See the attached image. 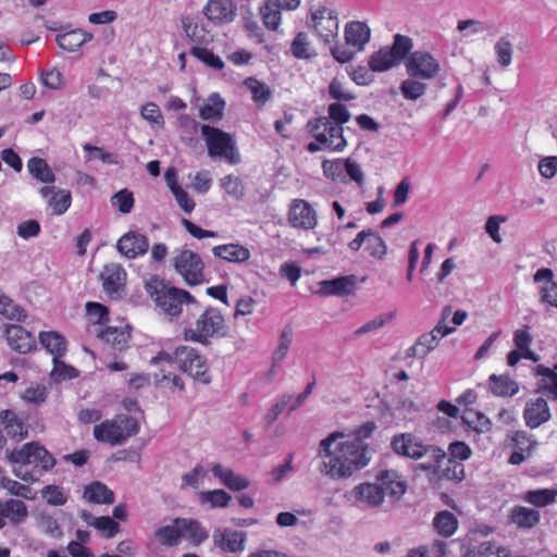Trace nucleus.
<instances>
[{
    "mask_svg": "<svg viewBox=\"0 0 557 557\" xmlns=\"http://www.w3.org/2000/svg\"><path fill=\"white\" fill-rule=\"evenodd\" d=\"M346 159L324 160L322 170L325 177L332 181L343 180L345 177Z\"/></svg>",
    "mask_w": 557,
    "mask_h": 557,
    "instance_id": "nucleus-58",
    "label": "nucleus"
},
{
    "mask_svg": "<svg viewBox=\"0 0 557 557\" xmlns=\"http://www.w3.org/2000/svg\"><path fill=\"white\" fill-rule=\"evenodd\" d=\"M362 245L370 256L375 258H383L386 255V245L382 237L372 230H363L348 244L352 251H358Z\"/></svg>",
    "mask_w": 557,
    "mask_h": 557,
    "instance_id": "nucleus-17",
    "label": "nucleus"
},
{
    "mask_svg": "<svg viewBox=\"0 0 557 557\" xmlns=\"http://www.w3.org/2000/svg\"><path fill=\"white\" fill-rule=\"evenodd\" d=\"M201 503H209L212 508H225L230 505L232 497L224 490H213L200 493Z\"/></svg>",
    "mask_w": 557,
    "mask_h": 557,
    "instance_id": "nucleus-55",
    "label": "nucleus"
},
{
    "mask_svg": "<svg viewBox=\"0 0 557 557\" xmlns=\"http://www.w3.org/2000/svg\"><path fill=\"white\" fill-rule=\"evenodd\" d=\"M213 543L223 552L237 553L244 549L246 533L231 529H218L213 532Z\"/></svg>",
    "mask_w": 557,
    "mask_h": 557,
    "instance_id": "nucleus-22",
    "label": "nucleus"
},
{
    "mask_svg": "<svg viewBox=\"0 0 557 557\" xmlns=\"http://www.w3.org/2000/svg\"><path fill=\"white\" fill-rule=\"evenodd\" d=\"M535 373L543 376L544 384L537 388L539 393H546L548 397L557 399V372L542 364L535 368Z\"/></svg>",
    "mask_w": 557,
    "mask_h": 557,
    "instance_id": "nucleus-49",
    "label": "nucleus"
},
{
    "mask_svg": "<svg viewBox=\"0 0 557 557\" xmlns=\"http://www.w3.org/2000/svg\"><path fill=\"white\" fill-rule=\"evenodd\" d=\"M41 496L51 506H62L67 500L64 488L59 485L45 486L41 490Z\"/></svg>",
    "mask_w": 557,
    "mask_h": 557,
    "instance_id": "nucleus-60",
    "label": "nucleus"
},
{
    "mask_svg": "<svg viewBox=\"0 0 557 557\" xmlns=\"http://www.w3.org/2000/svg\"><path fill=\"white\" fill-rule=\"evenodd\" d=\"M350 112L348 108L341 102L330 103L327 107V115L324 119H330L337 126L344 127L350 120Z\"/></svg>",
    "mask_w": 557,
    "mask_h": 557,
    "instance_id": "nucleus-57",
    "label": "nucleus"
},
{
    "mask_svg": "<svg viewBox=\"0 0 557 557\" xmlns=\"http://www.w3.org/2000/svg\"><path fill=\"white\" fill-rule=\"evenodd\" d=\"M145 287L157 308L171 318L178 317L184 305L196 304L195 297L189 292L173 286L158 275H152Z\"/></svg>",
    "mask_w": 557,
    "mask_h": 557,
    "instance_id": "nucleus-4",
    "label": "nucleus"
},
{
    "mask_svg": "<svg viewBox=\"0 0 557 557\" xmlns=\"http://www.w3.org/2000/svg\"><path fill=\"white\" fill-rule=\"evenodd\" d=\"M471 448L468 444L461 441H455L448 446V459H454V461L461 462L468 460L471 457Z\"/></svg>",
    "mask_w": 557,
    "mask_h": 557,
    "instance_id": "nucleus-63",
    "label": "nucleus"
},
{
    "mask_svg": "<svg viewBox=\"0 0 557 557\" xmlns=\"http://www.w3.org/2000/svg\"><path fill=\"white\" fill-rule=\"evenodd\" d=\"M225 329V319L222 313L218 309L209 307L196 320L194 327L184 330V338L208 345L211 338L224 336Z\"/></svg>",
    "mask_w": 557,
    "mask_h": 557,
    "instance_id": "nucleus-8",
    "label": "nucleus"
},
{
    "mask_svg": "<svg viewBox=\"0 0 557 557\" xmlns=\"http://www.w3.org/2000/svg\"><path fill=\"white\" fill-rule=\"evenodd\" d=\"M281 9L275 7L271 0H267L260 8V14L264 26L276 30L281 23Z\"/></svg>",
    "mask_w": 557,
    "mask_h": 557,
    "instance_id": "nucleus-51",
    "label": "nucleus"
},
{
    "mask_svg": "<svg viewBox=\"0 0 557 557\" xmlns=\"http://www.w3.org/2000/svg\"><path fill=\"white\" fill-rule=\"evenodd\" d=\"M5 339L10 348L18 354H28L36 348L33 334L17 324L5 327Z\"/></svg>",
    "mask_w": 557,
    "mask_h": 557,
    "instance_id": "nucleus-19",
    "label": "nucleus"
},
{
    "mask_svg": "<svg viewBox=\"0 0 557 557\" xmlns=\"http://www.w3.org/2000/svg\"><path fill=\"white\" fill-rule=\"evenodd\" d=\"M391 446L397 455L412 459L418 458V442L412 434L401 433L395 435Z\"/></svg>",
    "mask_w": 557,
    "mask_h": 557,
    "instance_id": "nucleus-40",
    "label": "nucleus"
},
{
    "mask_svg": "<svg viewBox=\"0 0 557 557\" xmlns=\"http://www.w3.org/2000/svg\"><path fill=\"white\" fill-rule=\"evenodd\" d=\"M39 194L48 198V206L57 215L65 213L72 203L71 191L66 189L55 190L54 186H44L39 189Z\"/></svg>",
    "mask_w": 557,
    "mask_h": 557,
    "instance_id": "nucleus-23",
    "label": "nucleus"
},
{
    "mask_svg": "<svg viewBox=\"0 0 557 557\" xmlns=\"http://www.w3.org/2000/svg\"><path fill=\"white\" fill-rule=\"evenodd\" d=\"M165 177L168 185L172 194L174 195L178 206L185 213H191L193 210L195 209L196 203L194 199L188 195V193L177 184L175 180L174 169H168L165 172Z\"/></svg>",
    "mask_w": 557,
    "mask_h": 557,
    "instance_id": "nucleus-37",
    "label": "nucleus"
},
{
    "mask_svg": "<svg viewBox=\"0 0 557 557\" xmlns=\"http://www.w3.org/2000/svg\"><path fill=\"white\" fill-rule=\"evenodd\" d=\"M465 557H510V552L505 546L486 541L470 549Z\"/></svg>",
    "mask_w": 557,
    "mask_h": 557,
    "instance_id": "nucleus-46",
    "label": "nucleus"
},
{
    "mask_svg": "<svg viewBox=\"0 0 557 557\" xmlns=\"http://www.w3.org/2000/svg\"><path fill=\"white\" fill-rule=\"evenodd\" d=\"M534 283H543L539 287L542 302L557 308V282L554 280V272L549 268H541L533 275Z\"/></svg>",
    "mask_w": 557,
    "mask_h": 557,
    "instance_id": "nucleus-20",
    "label": "nucleus"
},
{
    "mask_svg": "<svg viewBox=\"0 0 557 557\" xmlns=\"http://www.w3.org/2000/svg\"><path fill=\"white\" fill-rule=\"evenodd\" d=\"M407 72L411 79L403 82L400 91L406 99H418V58L417 52L412 53L407 62Z\"/></svg>",
    "mask_w": 557,
    "mask_h": 557,
    "instance_id": "nucleus-42",
    "label": "nucleus"
},
{
    "mask_svg": "<svg viewBox=\"0 0 557 557\" xmlns=\"http://www.w3.org/2000/svg\"><path fill=\"white\" fill-rule=\"evenodd\" d=\"M440 71V64L428 52H420V78H433Z\"/></svg>",
    "mask_w": 557,
    "mask_h": 557,
    "instance_id": "nucleus-62",
    "label": "nucleus"
},
{
    "mask_svg": "<svg viewBox=\"0 0 557 557\" xmlns=\"http://www.w3.org/2000/svg\"><path fill=\"white\" fill-rule=\"evenodd\" d=\"M312 27L324 42L333 41L339 30L337 13L326 7H320L312 13Z\"/></svg>",
    "mask_w": 557,
    "mask_h": 557,
    "instance_id": "nucleus-13",
    "label": "nucleus"
},
{
    "mask_svg": "<svg viewBox=\"0 0 557 557\" xmlns=\"http://www.w3.org/2000/svg\"><path fill=\"white\" fill-rule=\"evenodd\" d=\"M79 517L84 522L95 528L107 539H111L119 533V523L109 516L95 517L91 512L83 510Z\"/></svg>",
    "mask_w": 557,
    "mask_h": 557,
    "instance_id": "nucleus-27",
    "label": "nucleus"
},
{
    "mask_svg": "<svg viewBox=\"0 0 557 557\" xmlns=\"http://www.w3.org/2000/svg\"><path fill=\"white\" fill-rule=\"evenodd\" d=\"M2 519H9L10 522L17 524L24 521L28 516L27 506L20 499L1 500Z\"/></svg>",
    "mask_w": 557,
    "mask_h": 557,
    "instance_id": "nucleus-41",
    "label": "nucleus"
},
{
    "mask_svg": "<svg viewBox=\"0 0 557 557\" xmlns=\"http://www.w3.org/2000/svg\"><path fill=\"white\" fill-rule=\"evenodd\" d=\"M306 131L314 139L307 145V151L310 153L319 151L342 152L348 145L344 136V127L337 126L324 116L309 120L306 124Z\"/></svg>",
    "mask_w": 557,
    "mask_h": 557,
    "instance_id": "nucleus-5",
    "label": "nucleus"
},
{
    "mask_svg": "<svg viewBox=\"0 0 557 557\" xmlns=\"http://www.w3.org/2000/svg\"><path fill=\"white\" fill-rule=\"evenodd\" d=\"M189 52L193 57L197 58L198 60L203 62L206 65H208L209 67H212L214 70L221 71L225 66L223 60L207 48L195 46L190 49Z\"/></svg>",
    "mask_w": 557,
    "mask_h": 557,
    "instance_id": "nucleus-53",
    "label": "nucleus"
},
{
    "mask_svg": "<svg viewBox=\"0 0 557 557\" xmlns=\"http://www.w3.org/2000/svg\"><path fill=\"white\" fill-rule=\"evenodd\" d=\"M97 336L114 350L123 351L128 347L131 331L128 327L107 326L99 330Z\"/></svg>",
    "mask_w": 557,
    "mask_h": 557,
    "instance_id": "nucleus-26",
    "label": "nucleus"
},
{
    "mask_svg": "<svg viewBox=\"0 0 557 557\" xmlns=\"http://www.w3.org/2000/svg\"><path fill=\"white\" fill-rule=\"evenodd\" d=\"M221 186L233 199L239 201L245 197V186L240 177L228 174L221 178Z\"/></svg>",
    "mask_w": 557,
    "mask_h": 557,
    "instance_id": "nucleus-52",
    "label": "nucleus"
},
{
    "mask_svg": "<svg viewBox=\"0 0 557 557\" xmlns=\"http://www.w3.org/2000/svg\"><path fill=\"white\" fill-rule=\"evenodd\" d=\"M203 13L214 22H231L235 17V9L231 0H209Z\"/></svg>",
    "mask_w": 557,
    "mask_h": 557,
    "instance_id": "nucleus-29",
    "label": "nucleus"
},
{
    "mask_svg": "<svg viewBox=\"0 0 557 557\" xmlns=\"http://www.w3.org/2000/svg\"><path fill=\"white\" fill-rule=\"evenodd\" d=\"M94 38L91 33L82 28L71 29L57 36L58 46L69 52L77 51L84 44Z\"/></svg>",
    "mask_w": 557,
    "mask_h": 557,
    "instance_id": "nucleus-30",
    "label": "nucleus"
},
{
    "mask_svg": "<svg viewBox=\"0 0 557 557\" xmlns=\"http://www.w3.org/2000/svg\"><path fill=\"white\" fill-rule=\"evenodd\" d=\"M550 410L547 401L539 397L534 400H529L523 410V419L527 426L530 429H536L544 424L550 419Z\"/></svg>",
    "mask_w": 557,
    "mask_h": 557,
    "instance_id": "nucleus-21",
    "label": "nucleus"
},
{
    "mask_svg": "<svg viewBox=\"0 0 557 557\" xmlns=\"http://www.w3.org/2000/svg\"><path fill=\"white\" fill-rule=\"evenodd\" d=\"M113 206L117 207L119 211L123 214H127L134 207V196L127 189H122L114 194L112 197Z\"/></svg>",
    "mask_w": 557,
    "mask_h": 557,
    "instance_id": "nucleus-64",
    "label": "nucleus"
},
{
    "mask_svg": "<svg viewBox=\"0 0 557 557\" xmlns=\"http://www.w3.org/2000/svg\"><path fill=\"white\" fill-rule=\"evenodd\" d=\"M39 342L52 355V359H60L66 352L67 342L58 332H41L39 334Z\"/></svg>",
    "mask_w": 557,
    "mask_h": 557,
    "instance_id": "nucleus-36",
    "label": "nucleus"
},
{
    "mask_svg": "<svg viewBox=\"0 0 557 557\" xmlns=\"http://www.w3.org/2000/svg\"><path fill=\"white\" fill-rule=\"evenodd\" d=\"M375 430V422L367 421L348 435L338 431L329 434L319 444L320 472L333 480H339L348 479L355 471L367 467L371 455L366 440Z\"/></svg>",
    "mask_w": 557,
    "mask_h": 557,
    "instance_id": "nucleus-1",
    "label": "nucleus"
},
{
    "mask_svg": "<svg viewBox=\"0 0 557 557\" xmlns=\"http://www.w3.org/2000/svg\"><path fill=\"white\" fill-rule=\"evenodd\" d=\"M0 312L10 320L23 322L26 320L27 314L25 310L15 305L12 299L0 294Z\"/></svg>",
    "mask_w": 557,
    "mask_h": 557,
    "instance_id": "nucleus-54",
    "label": "nucleus"
},
{
    "mask_svg": "<svg viewBox=\"0 0 557 557\" xmlns=\"http://www.w3.org/2000/svg\"><path fill=\"white\" fill-rule=\"evenodd\" d=\"M126 277L125 269L119 263L106 264L100 273L103 290L112 299L121 297L126 284Z\"/></svg>",
    "mask_w": 557,
    "mask_h": 557,
    "instance_id": "nucleus-15",
    "label": "nucleus"
},
{
    "mask_svg": "<svg viewBox=\"0 0 557 557\" xmlns=\"http://www.w3.org/2000/svg\"><path fill=\"white\" fill-rule=\"evenodd\" d=\"M0 426L5 435L15 441L22 442L28 437V425L26 419L20 417L12 409H3L0 411Z\"/></svg>",
    "mask_w": 557,
    "mask_h": 557,
    "instance_id": "nucleus-18",
    "label": "nucleus"
},
{
    "mask_svg": "<svg viewBox=\"0 0 557 557\" xmlns=\"http://www.w3.org/2000/svg\"><path fill=\"white\" fill-rule=\"evenodd\" d=\"M85 308L87 319L94 324L104 325L109 321V310L104 305L88 301Z\"/></svg>",
    "mask_w": 557,
    "mask_h": 557,
    "instance_id": "nucleus-56",
    "label": "nucleus"
},
{
    "mask_svg": "<svg viewBox=\"0 0 557 557\" xmlns=\"http://www.w3.org/2000/svg\"><path fill=\"white\" fill-rule=\"evenodd\" d=\"M8 460L13 463V474L22 481L33 484L54 468L57 460L39 442L25 443L21 447L7 451Z\"/></svg>",
    "mask_w": 557,
    "mask_h": 557,
    "instance_id": "nucleus-3",
    "label": "nucleus"
},
{
    "mask_svg": "<svg viewBox=\"0 0 557 557\" xmlns=\"http://www.w3.org/2000/svg\"><path fill=\"white\" fill-rule=\"evenodd\" d=\"M521 499L537 508L546 507L556 502L557 488L529 490L521 496Z\"/></svg>",
    "mask_w": 557,
    "mask_h": 557,
    "instance_id": "nucleus-39",
    "label": "nucleus"
},
{
    "mask_svg": "<svg viewBox=\"0 0 557 557\" xmlns=\"http://www.w3.org/2000/svg\"><path fill=\"white\" fill-rule=\"evenodd\" d=\"M27 169L29 173L41 183L52 184L55 181V175L52 169L42 158H30L27 162Z\"/></svg>",
    "mask_w": 557,
    "mask_h": 557,
    "instance_id": "nucleus-44",
    "label": "nucleus"
},
{
    "mask_svg": "<svg viewBox=\"0 0 557 557\" xmlns=\"http://www.w3.org/2000/svg\"><path fill=\"white\" fill-rule=\"evenodd\" d=\"M117 251L127 259L144 256L149 250L148 237L137 231H128L116 243Z\"/></svg>",
    "mask_w": 557,
    "mask_h": 557,
    "instance_id": "nucleus-16",
    "label": "nucleus"
},
{
    "mask_svg": "<svg viewBox=\"0 0 557 557\" xmlns=\"http://www.w3.org/2000/svg\"><path fill=\"white\" fill-rule=\"evenodd\" d=\"M287 219L293 227L305 231L313 230L318 224L315 210L304 199H294L290 202Z\"/></svg>",
    "mask_w": 557,
    "mask_h": 557,
    "instance_id": "nucleus-14",
    "label": "nucleus"
},
{
    "mask_svg": "<svg viewBox=\"0 0 557 557\" xmlns=\"http://www.w3.org/2000/svg\"><path fill=\"white\" fill-rule=\"evenodd\" d=\"M292 54L297 59H308L311 57L310 41L307 34L298 33L290 45Z\"/></svg>",
    "mask_w": 557,
    "mask_h": 557,
    "instance_id": "nucleus-59",
    "label": "nucleus"
},
{
    "mask_svg": "<svg viewBox=\"0 0 557 557\" xmlns=\"http://www.w3.org/2000/svg\"><path fill=\"white\" fill-rule=\"evenodd\" d=\"M245 86L250 90L252 99L258 106H264L272 97L269 86L257 78L248 77L245 79Z\"/></svg>",
    "mask_w": 557,
    "mask_h": 557,
    "instance_id": "nucleus-50",
    "label": "nucleus"
},
{
    "mask_svg": "<svg viewBox=\"0 0 557 557\" xmlns=\"http://www.w3.org/2000/svg\"><path fill=\"white\" fill-rule=\"evenodd\" d=\"M494 49L497 62L504 67L509 66L512 60L511 42L506 37H502L496 41Z\"/></svg>",
    "mask_w": 557,
    "mask_h": 557,
    "instance_id": "nucleus-61",
    "label": "nucleus"
},
{
    "mask_svg": "<svg viewBox=\"0 0 557 557\" xmlns=\"http://www.w3.org/2000/svg\"><path fill=\"white\" fill-rule=\"evenodd\" d=\"M224 108L225 101L215 92L210 95L208 102L200 108L199 115L206 121L220 120L223 116Z\"/></svg>",
    "mask_w": 557,
    "mask_h": 557,
    "instance_id": "nucleus-47",
    "label": "nucleus"
},
{
    "mask_svg": "<svg viewBox=\"0 0 557 557\" xmlns=\"http://www.w3.org/2000/svg\"><path fill=\"white\" fill-rule=\"evenodd\" d=\"M370 28L364 22L352 21L345 26L346 44L355 48L358 52L364 49L370 40Z\"/></svg>",
    "mask_w": 557,
    "mask_h": 557,
    "instance_id": "nucleus-25",
    "label": "nucleus"
},
{
    "mask_svg": "<svg viewBox=\"0 0 557 557\" xmlns=\"http://www.w3.org/2000/svg\"><path fill=\"white\" fill-rule=\"evenodd\" d=\"M384 493L399 497L406 492V482L394 470H382L376 476Z\"/></svg>",
    "mask_w": 557,
    "mask_h": 557,
    "instance_id": "nucleus-35",
    "label": "nucleus"
},
{
    "mask_svg": "<svg viewBox=\"0 0 557 557\" xmlns=\"http://www.w3.org/2000/svg\"><path fill=\"white\" fill-rule=\"evenodd\" d=\"M455 332L454 326H448L447 324H443V322H437L434 329L420 336V346H425L426 351L433 350L437 345L441 338L451 334Z\"/></svg>",
    "mask_w": 557,
    "mask_h": 557,
    "instance_id": "nucleus-48",
    "label": "nucleus"
},
{
    "mask_svg": "<svg viewBox=\"0 0 557 557\" xmlns=\"http://www.w3.org/2000/svg\"><path fill=\"white\" fill-rule=\"evenodd\" d=\"M432 490H448L450 484H459L466 478L465 466L448 459L447 451L435 445L420 443V478Z\"/></svg>",
    "mask_w": 557,
    "mask_h": 557,
    "instance_id": "nucleus-2",
    "label": "nucleus"
},
{
    "mask_svg": "<svg viewBox=\"0 0 557 557\" xmlns=\"http://www.w3.org/2000/svg\"><path fill=\"white\" fill-rule=\"evenodd\" d=\"M173 267L189 286L201 285L206 281V265L195 251L183 249L173 258Z\"/></svg>",
    "mask_w": 557,
    "mask_h": 557,
    "instance_id": "nucleus-11",
    "label": "nucleus"
},
{
    "mask_svg": "<svg viewBox=\"0 0 557 557\" xmlns=\"http://www.w3.org/2000/svg\"><path fill=\"white\" fill-rule=\"evenodd\" d=\"M182 25L186 36L196 45H203L211 40L210 33L197 21L190 17H184Z\"/></svg>",
    "mask_w": 557,
    "mask_h": 557,
    "instance_id": "nucleus-45",
    "label": "nucleus"
},
{
    "mask_svg": "<svg viewBox=\"0 0 557 557\" xmlns=\"http://www.w3.org/2000/svg\"><path fill=\"white\" fill-rule=\"evenodd\" d=\"M510 521L519 529L530 530L541 521V513L535 508L515 506L510 511Z\"/></svg>",
    "mask_w": 557,
    "mask_h": 557,
    "instance_id": "nucleus-32",
    "label": "nucleus"
},
{
    "mask_svg": "<svg viewBox=\"0 0 557 557\" xmlns=\"http://www.w3.org/2000/svg\"><path fill=\"white\" fill-rule=\"evenodd\" d=\"M212 253L215 258L235 263L246 262L251 256L247 247L234 243L214 246Z\"/></svg>",
    "mask_w": 557,
    "mask_h": 557,
    "instance_id": "nucleus-28",
    "label": "nucleus"
},
{
    "mask_svg": "<svg viewBox=\"0 0 557 557\" xmlns=\"http://www.w3.org/2000/svg\"><path fill=\"white\" fill-rule=\"evenodd\" d=\"M139 432L138 421L127 414H117L96 424L92 434L96 441L116 446L125 443Z\"/></svg>",
    "mask_w": 557,
    "mask_h": 557,
    "instance_id": "nucleus-7",
    "label": "nucleus"
},
{
    "mask_svg": "<svg viewBox=\"0 0 557 557\" xmlns=\"http://www.w3.org/2000/svg\"><path fill=\"white\" fill-rule=\"evenodd\" d=\"M357 500L368 506H379L384 500L383 487L374 483H361L355 487Z\"/></svg>",
    "mask_w": 557,
    "mask_h": 557,
    "instance_id": "nucleus-34",
    "label": "nucleus"
},
{
    "mask_svg": "<svg viewBox=\"0 0 557 557\" xmlns=\"http://www.w3.org/2000/svg\"><path fill=\"white\" fill-rule=\"evenodd\" d=\"M321 294L325 296H347L355 293L357 278L355 275H345L320 283Z\"/></svg>",
    "mask_w": 557,
    "mask_h": 557,
    "instance_id": "nucleus-24",
    "label": "nucleus"
},
{
    "mask_svg": "<svg viewBox=\"0 0 557 557\" xmlns=\"http://www.w3.org/2000/svg\"><path fill=\"white\" fill-rule=\"evenodd\" d=\"M411 48V38L396 34L391 48L380 49L370 57L369 66L373 72L387 71L407 58Z\"/></svg>",
    "mask_w": 557,
    "mask_h": 557,
    "instance_id": "nucleus-10",
    "label": "nucleus"
},
{
    "mask_svg": "<svg viewBox=\"0 0 557 557\" xmlns=\"http://www.w3.org/2000/svg\"><path fill=\"white\" fill-rule=\"evenodd\" d=\"M488 389L497 397H512L519 392V385L508 375L493 373L488 377Z\"/></svg>",
    "mask_w": 557,
    "mask_h": 557,
    "instance_id": "nucleus-33",
    "label": "nucleus"
},
{
    "mask_svg": "<svg viewBox=\"0 0 557 557\" xmlns=\"http://www.w3.org/2000/svg\"><path fill=\"white\" fill-rule=\"evenodd\" d=\"M211 471L223 485L232 491H243L250 484L249 480L240 474L234 473L231 469L224 468L220 463H214Z\"/></svg>",
    "mask_w": 557,
    "mask_h": 557,
    "instance_id": "nucleus-31",
    "label": "nucleus"
},
{
    "mask_svg": "<svg viewBox=\"0 0 557 557\" xmlns=\"http://www.w3.org/2000/svg\"><path fill=\"white\" fill-rule=\"evenodd\" d=\"M175 360L178 369L190 375L202 384L211 382V374L207 360L198 352L196 348L181 346L175 349Z\"/></svg>",
    "mask_w": 557,
    "mask_h": 557,
    "instance_id": "nucleus-12",
    "label": "nucleus"
},
{
    "mask_svg": "<svg viewBox=\"0 0 557 557\" xmlns=\"http://www.w3.org/2000/svg\"><path fill=\"white\" fill-rule=\"evenodd\" d=\"M158 542L166 547L177 546L182 539L188 540L193 546H199L209 534L201 523L194 519L175 518L172 524L157 529Z\"/></svg>",
    "mask_w": 557,
    "mask_h": 557,
    "instance_id": "nucleus-6",
    "label": "nucleus"
},
{
    "mask_svg": "<svg viewBox=\"0 0 557 557\" xmlns=\"http://www.w3.org/2000/svg\"><path fill=\"white\" fill-rule=\"evenodd\" d=\"M83 497L94 504H113L114 493L99 481L91 482L85 490Z\"/></svg>",
    "mask_w": 557,
    "mask_h": 557,
    "instance_id": "nucleus-38",
    "label": "nucleus"
},
{
    "mask_svg": "<svg viewBox=\"0 0 557 557\" xmlns=\"http://www.w3.org/2000/svg\"><path fill=\"white\" fill-rule=\"evenodd\" d=\"M201 135L206 140L208 154L211 158H223L231 164L239 162L238 152L228 133L205 124L201 126Z\"/></svg>",
    "mask_w": 557,
    "mask_h": 557,
    "instance_id": "nucleus-9",
    "label": "nucleus"
},
{
    "mask_svg": "<svg viewBox=\"0 0 557 557\" xmlns=\"http://www.w3.org/2000/svg\"><path fill=\"white\" fill-rule=\"evenodd\" d=\"M432 524L440 535L449 537L454 535L458 529V519L453 512L442 510L435 515Z\"/></svg>",
    "mask_w": 557,
    "mask_h": 557,
    "instance_id": "nucleus-43",
    "label": "nucleus"
}]
</instances>
